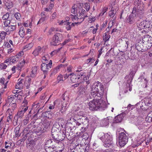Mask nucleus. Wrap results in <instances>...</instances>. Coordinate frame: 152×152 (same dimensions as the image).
Masks as SVG:
<instances>
[{
  "mask_svg": "<svg viewBox=\"0 0 152 152\" xmlns=\"http://www.w3.org/2000/svg\"><path fill=\"white\" fill-rule=\"evenodd\" d=\"M124 117L123 115L121 114L115 117L114 118V122L115 123H118L121 122L123 119Z\"/></svg>",
  "mask_w": 152,
  "mask_h": 152,
  "instance_id": "nucleus-21",
  "label": "nucleus"
},
{
  "mask_svg": "<svg viewBox=\"0 0 152 152\" xmlns=\"http://www.w3.org/2000/svg\"><path fill=\"white\" fill-rule=\"evenodd\" d=\"M52 124L51 121H48L47 120H45L43 122L42 124L43 126L45 129L48 128L50 124Z\"/></svg>",
  "mask_w": 152,
  "mask_h": 152,
  "instance_id": "nucleus-32",
  "label": "nucleus"
},
{
  "mask_svg": "<svg viewBox=\"0 0 152 152\" xmlns=\"http://www.w3.org/2000/svg\"><path fill=\"white\" fill-rule=\"evenodd\" d=\"M80 24V23L79 22L71 23L69 22L66 21L65 23H64V24L66 25V28L68 31L71 30L72 27L74 26L75 24Z\"/></svg>",
  "mask_w": 152,
  "mask_h": 152,
  "instance_id": "nucleus-16",
  "label": "nucleus"
},
{
  "mask_svg": "<svg viewBox=\"0 0 152 152\" xmlns=\"http://www.w3.org/2000/svg\"><path fill=\"white\" fill-rule=\"evenodd\" d=\"M7 34V33L6 31H2L0 33V37L3 39L5 38Z\"/></svg>",
  "mask_w": 152,
  "mask_h": 152,
  "instance_id": "nucleus-47",
  "label": "nucleus"
},
{
  "mask_svg": "<svg viewBox=\"0 0 152 152\" xmlns=\"http://www.w3.org/2000/svg\"><path fill=\"white\" fill-rule=\"evenodd\" d=\"M98 137L104 142L106 147H109L112 144V136L110 133L100 132L98 134Z\"/></svg>",
  "mask_w": 152,
  "mask_h": 152,
  "instance_id": "nucleus-4",
  "label": "nucleus"
},
{
  "mask_svg": "<svg viewBox=\"0 0 152 152\" xmlns=\"http://www.w3.org/2000/svg\"><path fill=\"white\" fill-rule=\"evenodd\" d=\"M83 3H78L77 4H74L72 6L71 10V12L73 14L77 13V16L78 15H82V17H88L86 15V11L83 9Z\"/></svg>",
  "mask_w": 152,
  "mask_h": 152,
  "instance_id": "nucleus-3",
  "label": "nucleus"
},
{
  "mask_svg": "<svg viewBox=\"0 0 152 152\" xmlns=\"http://www.w3.org/2000/svg\"><path fill=\"white\" fill-rule=\"evenodd\" d=\"M57 80L58 82H59L61 81H63V75L61 74L58 75L57 77Z\"/></svg>",
  "mask_w": 152,
  "mask_h": 152,
  "instance_id": "nucleus-57",
  "label": "nucleus"
},
{
  "mask_svg": "<svg viewBox=\"0 0 152 152\" xmlns=\"http://www.w3.org/2000/svg\"><path fill=\"white\" fill-rule=\"evenodd\" d=\"M59 66H57L53 69H51L50 72V77L56 74L59 70Z\"/></svg>",
  "mask_w": 152,
  "mask_h": 152,
  "instance_id": "nucleus-31",
  "label": "nucleus"
},
{
  "mask_svg": "<svg viewBox=\"0 0 152 152\" xmlns=\"http://www.w3.org/2000/svg\"><path fill=\"white\" fill-rule=\"evenodd\" d=\"M25 63V61H23L18 64L16 68L18 70H20L23 66Z\"/></svg>",
  "mask_w": 152,
  "mask_h": 152,
  "instance_id": "nucleus-38",
  "label": "nucleus"
},
{
  "mask_svg": "<svg viewBox=\"0 0 152 152\" xmlns=\"http://www.w3.org/2000/svg\"><path fill=\"white\" fill-rule=\"evenodd\" d=\"M77 75L78 77H80H80L82 76H86V73L85 72L83 73L82 72H81L80 73H78L77 75Z\"/></svg>",
  "mask_w": 152,
  "mask_h": 152,
  "instance_id": "nucleus-63",
  "label": "nucleus"
},
{
  "mask_svg": "<svg viewBox=\"0 0 152 152\" xmlns=\"http://www.w3.org/2000/svg\"><path fill=\"white\" fill-rule=\"evenodd\" d=\"M46 17H41V18L39 19V20L38 22L37 23V24H40L43 22L46 19Z\"/></svg>",
  "mask_w": 152,
  "mask_h": 152,
  "instance_id": "nucleus-58",
  "label": "nucleus"
},
{
  "mask_svg": "<svg viewBox=\"0 0 152 152\" xmlns=\"http://www.w3.org/2000/svg\"><path fill=\"white\" fill-rule=\"evenodd\" d=\"M128 141H126L125 140H119V142L120 146L122 147L124 146L127 143Z\"/></svg>",
  "mask_w": 152,
  "mask_h": 152,
  "instance_id": "nucleus-46",
  "label": "nucleus"
},
{
  "mask_svg": "<svg viewBox=\"0 0 152 152\" xmlns=\"http://www.w3.org/2000/svg\"><path fill=\"white\" fill-rule=\"evenodd\" d=\"M111 117H107L106 118L104 119L102 121V123H103V124L104 126H106L109 124V123L111 121Z\"/></svg>",
  "mask_w": 152,
  "mask_h": 152,
  "instance_id": "nucleus-28",
  "label": "nucleus"
},
{
  "mask_svg": "<svg viewBox=\"0 0 152 152\" xmlns=\"http://www.w3.org/2000/svg\"><path fill=\"white\" fill-rule=\"evenodd\" d=\"M135 15L132 14H130L129 15H128L126 18V22L130 24H133L135 22Z\"/></svg>",
  "mask_w": 152,
  "mask_h": 152,
  "instance_id": "nucleus-14",
  "label": "nucleus"
},
{
  "mask_svg": "<svg viewBox=\"0 0 152 152\" xmlns=\"http://www.w3.org/2000/svg\"><path fill=\"white\" fill-rule=\"evenodd\" d=\"M142 0H135L134 1V4L135 5H137V6H142L141 4V2Z\"/></svg>",
  "mask_w": 152,
  "mask_h": 152,
  "instance_id": "nucleus-59",
  "label": "nucleus"
},
{
  "mask_svg": "<svg viewBox=\"0 0 152 152\" xmlns=\"http://www.w3.org/2000/svg\"><path fill=\"white\" fill-rule=\"evenodd\" d=\"M11 106V108H9L8 109L7 112L8 113H12V112L15 110L16 107V104L15 103H12V104H10Z\"/></svg>",
  "mask_w": 152,
  "mask_h": 152,
  "instance_id": "nucleus-33",
  "label": "nucleus"
},
{
  "mask_svg": "<svg viewBox=\"0 0 152 152\" xmlns=\"http://www.w3.org/2000/svg\"><path fill=\"white\" fill-rule=\"evenodd\" d=\"M143 41L145 50L150 49L152 46V37L149 35L146 36L143 38Z\"/></svg>",
  "mask_w": 152,
  "mask_h": 152,
  "instance_id": "nucleus-5",
  "label": "nucleus"
},
{
  "mask_svg": "<svg viewBox=\"0 0 152 152\" xmlns=\"http://www.w3.org/2000/svg\"><path fill=\"white\" fill-rule=\"evenodd\" d=\"M14 16L17 20H20L21 19V14L18 13H16L14 15Z\"/></svg>",
  "mask_w": 152,
  "mask_h": 152,
  "instance_id": "nucleus-52",
  "label": "nucleus"
},
{
  "mask_svg": "<svg viewBox=\"0 0 152 152\" xmlns=\"http://www.w3.org/2000/svg\"><path fill=\"white\" fill-rule=\"evenodd\" d=\"M9 113V116L7 117V122H9L10 121H12V119L13 118V116L12 115V113Z\"/></svg>",
  "mask_w": 152,
  "mask_h": 152,
  "instance_id": "nucleus-48",
  "label": "nucleus"
},
{
  "mask_svg": "<svg viewBox=\"0 0 152 152\" xmlns=\"http://www.w3.org/2000/svg\"><path fill=\"white\" fill-rule=\"evenodd\" d=\"M144 7L142 5H138L137 6V7H134L133 8V9L131 14L135 15V17L136 15H141L144 12Z\"/></svg>",
  "mask_w": 152,
  "mask_h": 152,
  "instance_id": "nucleus-10",
  "label": "nucleus"
},
{
  "mask_svg": "<svg viewBox=\"0 0 152 152\" xmlns=\"http://www.w3.org/2000/svg\"><path fill=\"white\" fill-rule=\"evenodd\" d=\"M28 108V106H24L20 108V110L18 112L17 115L15 116L13 120V121H15L16 124H17L18 118H22L23 116L24 113L27 110Z\"/></svg>",
  "mask_w": 152,
  "mask_h": 152,
  "instance_id": "nucleus-6",
  "label": "nucleus"
},
{
  "mask_svg": "<svg viewBox=\"0 0 152 152\" xmlns=\"http://www.w3.org/2000/svg\"><path fill=\"white\" fill-rule=\"evenodd\" d=\"M42 117H46L49 119H51L53 116V114L52 112L50 111H47L42 114Z\"/></svg>",
  "mask_w": 152,
  "mask_h": 152,
  "instance_id": "nucleus-18",
  "label": "nucleus"
},
{
  "mask_svg": "<svg viewBox=\"0 0 152 152\" xmlns=\"http://www.w3.org/2000/svg\"><path fill=\"white\" fill-rule=\"evenodd\" d=\"M27 137V135H26V134L23 135V137L22 139H20V141L21 142L24 141L26 139Z\"/></svg>",
  "mask_w": 152,
  "mask_h": 152,
  "instance_id": "nucleus-64",
  "label": "nucleus"
},
{
  "mask_svg": "<svg viewBox=\"0 0 152 152\" xmlns=\"http://www.w3.org/2000/svg\"><path fill=\"white\" fill-rule=\"evenodd\" d=\"M16 25H8L6 26H4L3 29L6 32H10L15 30L16 29Z\"/></svg>",
  "mask_w": 152,
  "mask_h": 152,
  "instance_id": "nucleus-13",
  "label": "nucleus"
},
{
  "mask_svg": "<svg viewBox=\"0 0 152 152\" xmlns=\"http://www.w3.org/2000/svg\"><path fill=\"white\" fill-rule=\"evenodd\" d=\"M19 34L20 37H23L25 34V29L24 28L22 27L20 28L19 31Z\"/></svg>",
  "mask_w": 152,
  "mask_h": 152,
  "instance_id": "nucleus-36",
  "label": "nucleus"
},
{
  "mask_svg": "<svg viewBox=\"0 0 152 152\" xmlns=\"http://www.w3.org/2000/svg\"><path fill=\"white\" fill-rule=\"evenodd\" d=\"M143 44H144L143 40L142 41H139L138 42L136 43L135 48L139 51L143 52L145 50V46H143Z\"/></svg>",
  "mask_w": 152,
  "mask_h": 152,
  "instance_id": "nucleus-12",
  "label": "nucleus"
},
{
  "mask_svg": "<svg viewBox=\"0 0 152 152\" xmlns=\"http://www.w3.org/2000/svg\"><path fill=\"white\" fill-rule=\"evenodd\" d=\"M34 43L32 42H31L27 45H26L23 48V49L25 50V51L31 49L33 46Z\"/></svg>",
  "mask_w": 152,
  "mask_h": 152,
  "instance_id": "nucleus-39",
  "label": "nucleus"
},
{
  "mask_svg": "<svg viewBox=\"0 0 152 152\" xmlns=\"http://www.w3.org/2000/svg\"><path fill=\"white\" fill-rule=\"evenodd\" d=\"M84 8L86 9V11H88L90 9V4L89 3H85L84 5Z\"/></svg>",
  "mask_w": 152,
  "mask_h": 152,
  "instance_id": "nucleus-51",
  "label": "nucleus"
},
{
  "mask_svg": "<svg viewBox=\"0 0 152 152\" xmlns=\"http://www.w3.org/2000/svg\"><path fill=\"white\" fill-rule=\"evenodd\" d=\"M5 148L7 149L8 148H11L12 146V143L10 141H5L4 142Z\"/></svg>",
  "mask_w": 152,
  "mask_h": 152,
  "instance_id": "nucleus-42",
  "label": "nucleus"
},
{
  "mask_svg": "<svg viewBox=\"0 0 152 152\" xmlns=\"http://www.w3.org/2000/svg\"><path fill=\"white\" fill-rule=\"evenodd\" d=\"M30 118V116L29 115H27L23 120V123L24 125H26L28 123Z\"/></svg>",
  "mask_w": 152,
  "mask_h": 152,
  "instance_id": "nucleus-41",
  "label": "nucleus"
},
{
  "mask_svg": "<svg viewBox=\"0 0 152 152\" xmlns=\"http://www.w3.org/2000/svg\"><path fill=\"white\" fill-rule=\"evenodd\" d=\"M146 24V22L142 21L140 23L138 26V27L139 28H140V29L146 28L148 27V26Z\"/></svg>",
  "mask_w": 152,
  "mask_h": 152,
  "instance_id": "nucleus-34",
  "label": "nucleus"
},
{
  "mask_svg": "<svg viewBox=\"0 0 152 152\" xmlns=\"http://www.w3.org/2000/svg\"><path fill=\"white\" fill-rule=\"evenodd\" d=\"M62 39V34L59 33H56L53 37L52 40L51 42L52 45H56L57 44L61 42Z\"/></svg>",
  "mask_w": 152,
  "mask_h": 152,
  "instance_id": "nucleus-9",
  "label": "nucleus"
},
{
  "mask_svg": "<svg viewBox=\"0 0 152 152\" xmlns=\"http://www.w3.org/2000/svg\"><path fill=\"white\" fill-rule=\"evenodd\" d=\"M55 146L51 147H49L45 148V150L46 152H61L62 150H58L56 151L54 150Z\"/></svg>",
  "mask_w": 152,
  "mask_h": 152,
  "instance_id": "nucleus-30",
  "label": "nucleus"
},
{
  "mask_svg": "<svg viewBox=\"0 0 152 152\" xmlns=\"http://www.w3.org/2000/svg\"><path fill=\"white\" fill-rule=\"evenodd\" d=\"M37 67L36 66H34L32 68L30 76L31 77H35L37 74Z\"/></svg>",
  "mask_w": 152,
  "mask_h": 152,
  "instance_id": "nucleus-24",
  "label": "nucleus"
},
{
  "mask_svg": "<svg viewBox=\"0 0 152 152\" xmlns=\"http://www.w3.org/2000/svg\"><path fill=\"white\" fill-rule=\"evenodd\" d=\"M110 35L108 34H107L106 33L104 34V35L103 36V39L106 42L108 41L109 38H110Z\"/></svg>",
  "mask_w": 152,
  "mask_h": 152,
  "instance_id": "nucleus-50",
  "label": "nucleus"
},
{
  "mask_svg": "<svg viewBox=\"0 0 152 152\" xmlns=\"http://www.w3.org/2000/svg\"><path fill=\"white\" fill-rule=\"evenodd\" d=\"M60 102V100H56L54 102V105L52 104H50L49 106V108L50 109H53L54 108V105Z\"/></svg>",
  "mask_w": 152,
  "mask_h": 152,
  "instance_id": "nucleus-49",
  "label": "nucleus"
},
{
  "mask_svg": "<svg viewBox=\"0 0 152 152\" xmlns=\"http://www.w3.org/2000/svg\"><path fill=\"white\" fill-rule=\"evenodd\" d=\"M2 19L3 20L11 19V18L10 17V14L7 12L4 14L2 17Z\"/></svg>",
  "mask_w": 152,
  "mask_h": 152,
  "instance_id": "nucleus-44",
  "label": "nucleus"
},
{
  "mask_svg": "<svg viewBox=\"0 0 152 152\" xmlns=\"http://www.w3.org/2000/svg\"><path fill=\"white\" fill-rule=\"evenodd\" d=\"M100 92L98 94H97L98 97H100L102 96L104 93V86L101 83H100Z\"/></svg>",
  "mask_w": 152,
  "mask_h": 152,
  "instance_id": "nucleus-37",
  "label": "nucleus"
},
{
  "mask_svg": "<svg viewBox=\"0 0 152 152\" xmlns=\"http://www.w3.org/2000/svg\"><path fill=\"white\" fill-rule=\"evenodd\" d=\"M89 108L92 111H96L98 110H104L106 108V104L104 102L99 99H93L90 101L88 103Z\"/></svg>",
  "mask_w": 152,
  "mask_h": 152,
  "instance_id": "nucleus-1",
  "label": "nucleus"
},
{
  "mask_svg": "<svg viewBox=\"0 0 152 152\" xmlns=\"http://www.w3.org/2000/svg\"><path fill=\"white\" fill-rule=\"evenodd\" d=\"M11 59L10 58L7 59L4 61V63L5 64H7V66H8L11 63H12L11 61Z\"/></svg>",
  "mask_w": 152,
  "mask_h": 152,
  "instance_id": "nucleus-62",
  "label": "nucleus"
},
{
  "mask_svg": "<svg viewBox=\"0 0 152 152\" xmlns=\"http://www.w3.org/2000/svg\"><path fill=\"white\" fill-rule=\"evenodd\" d=\"M12 20V19H9L6 20H4L3 21V23L4 26H6L8 25H10L11 21Z\"/></svg>",
  "mask_w": 152,
  "mask_h": 152,
  "instance_id": "nucleus-43",
  "label": "nucleus"
},
{
  "mask_svg": "<svg viewBox=\"0 0 152 152\" xmlns=\"http://www.w3.org/2000/svg\"><path fill=\"white\" fill-rule=\"evenodd\" d=\"M20 128L19 127H16L15 129V136L16 137H19L20 135Z\"/></svg>",
  "mask_w": 152,
  "mask_h": 152,
  "instance_id": "nucleus-40",
  "label": "nucleus"
},
{
  "mask_svg": "<svg viewBox=\"0 0 152 152\" xmlns=\"http://www.w3.org/2000/svg\"><path fill=\"white\" fill-rule=\"evenodd\" d=\"M145 120L147 122H152V117L149 116L148 114L147 116L145 118Z\"/></svg>",
  "mask_w": 152,
  "mask_h": 152,
  "instance_id": "nucleus-54",
  "label": "nucleus"
},
{
  "mask_svg": "<svg viewBox=\"0 0 152 152\" xmlns=\"http://www.w3.org/2000/svg\"><path fill=\"white\" fill-rule=\"evenodd\" d=\"M42 52V48L39 46H38L34 50L32 53V54L36 56L38 55L39 54Z\"/></svg>",
  "mask_w": 152,
  "mask_h": 152,
  "instance_id": "nucleus-25",
  "label": "nucleus"
},
{
  "mask_svg": "<svg viewBox=\"0 0 152 152\" xmlns=\"http://www.w3.org/2000/svg\"><path fill=\"white\" fill-rule=\"evenodd\" d=\"M5 5L6 6L8 9H10L12 7V3L11 2H7L5 4Z\"/></svg>",
  "mask_w": 152,
  "mask_h": 152,
  "instance_id": "nucleus-53",
  "label": "nucleus"
},
{
  "mask_svg": "<svg viewBox=\"0 0 152 152\" xmlns=\"http://www.w3.org/2000/svg\"><path fill=\"white\" fill-rule=\"evenodd\" d=\"M35 145V142L33 141H31L27 143L26 147L28 148L33 150L34 149V146Z\"/></svg>",
  "mask_w": 152,
  "mask_h": 152,
  "instance_id": "nucleus-27",
  "label": "nucleus"
},
{
  "mask_svg": "<svg viewBox=\"0 0 152 152\" xmlns=\"http://www.w3.org/2000/svg\"><path fill=\"white\" fill-rule=\"evenodd\" d=\"M100 83L97 82L94 87H93L91 90V94L94 97L96 96L98 97V94L100 93L99 90L100 88Z\"/></svg>",
  "mask_w": 152,
  "mask_h": 152,
  "instance_id": "nucleus-7",
  "label": "nucleus"
},
{
  "mask_svg": "<svg viewBox=\"0 0 152 152\" xmlns=\"http://www.w3.org/2000/svg\"><path fill=\"white\" fill-rule=\"evenodd\" d=\"M53 140H52L49 139L47 141L45 142V148L49 147H54L53 145Z\"/></svg>",
  "mask_w": 152,
  "mask_h": 152,
  "instance_id": "nucleus-26",
  "label": "nucleus"
},
{
  "mask_svg": "<svg viewBox=\"0 0 152 152\" xmlns=\"http://www.w3.org/2000/svg\"><path fill=\"white\" fill-rule=\"evenodd\" d=\"M152 100L150 97H147L144 99L142 104L151 107L152 105Z\"/></svg>",
  "mask_w": 152,
  "mask_h": 152,
  "instance_id": "nucleus-17",
  "label": "nucleus"
},
{
  "mask_svg": "<svg viewBox=\"0 0 152 152\" xmlns=\"http://www.w3.org/2000/svg\"><path fill=\"white\" fill-rule=\"evenodd\" d=\"M51 135L52 137L54 139V142H58L60 141H61L62 140L60 139V137L58 136V133L57 131H54V128H53L51 131Z\"/></svg>",
  "mask_w": 152,
  "mask_h": 152,
  "instance_id": "nucleus-11",
  "label": "nucleus"
},
{
  "mask_svg": "<svg viewBox=\"0 0 152 152\" xmlns=\"http://www.w3.org/2000/svg\"><path fill=\"white\" fill-rule=\"evenodd\" d=\"M39 103H34L32 104V108H33L34 107V110H37V111H36V112H37V114H38L39 113V111L40 110L42 109V108H40L38 110H37V109L38 108H39Z\"/></svg>",
  "mask_w": 152,
  "mask_h": 152,
  "instance_id": "nucleus-35",
  "label": "nucleus"
},
{
  "mask_svg": "<svg viewBox=\"0 0 152 152\" xmlns=\"http://www.w3.org/2000/svg\"><path fill=\"white\" fill-rule=\"evenodd\" d=\"M16 96L14 95H11L8 97L7 101L8 102L10 103V104H12V103H15V99Z\"/></svg>",
  "mask_w": 152,
  "mask_h": 152,
  "instance_id": "nucleus-23",
  "label": "nucleus"
},
{
  "mask_svg": "<svg viewBox=\"0 0 152 152\" xmlns=\"http://www.w3.org/2000/svg\"><path fill=\"white\" fill-rule=\"evenodd\" d=\"M70 16L71 18L72 19L73 21L75 22L77 20L78 21L77 22H79L80 23L84 20L85 18L86 17H84L83 18H81L82 15H78L77 16L76 15H71Z\"/></svg>",
  "mask_w": 152,
  "mask_h": 152,
  "instance_id": "nucleus-15",
  "label": "nucleus"
},
{
  "mask_svg": "<svg viewBox=\"0 0 152 152\" xmlns=\"http://www.w3.org/2000/svg\"><path fill=\"white\" fill-rule=\"evenodd\" d=\"M17 57H15V56H14L11 58V61L12 63H14L15 62H17L18 61V58H17Z\"/></svg>",
  "mask_w": 152,
  "mask_h": 152,
  "instance_id": "nucleus-60",
  "label": "nucleus"
},
{
  "mask_svg": "<svg viewBox=\"0 0 152 152\" xmlns=\"http://www.w3.org/2000/svg\"><path fill=\"white\" fill-rule=\"evenodd\" d=\"M83 3H78L77 4H74L72 6L71 10V12L73 14L77 13V16L78 15H82V17H88L86 15V11L83 9Z\"/></svg>",
  "mask_w": 152,
  "mask_h": 152,
  "instance_id": "nucleus-2",
  "label": "nucleus"
},
{
  "mask_svg": "<svg viewBox=\"0 0 152 152\" xmlns=\"http://www.w3.org/2000/svg\"><path fill=\"white\" fill-rule=\"evenodd\" d=\"M24 82V80L23 79H21L16 84L15 86V88L17 89L22 88L23 87V82Z\"/></svg>",
  "mask_w": 152,
  "mask_h": 152,
  "instance_id": "nucleus-29",
  "label": "nucleus"
},
{
  "mask_svg": "<svg viewBox=\"0 0 152 152\" xmlns=\"http://www.w3.org/2000/svg\"><path fill=\"white\" fill-rule=\"evenodd\" d=\"M7 64L4 63H2L0 64V69H5L7 67Z\"/></svg>",
  "mask_w": 152,
  "mask_h": 152,
  "instance_id": "nucleus-55",
  "label": "nucleus"
},
{
  "mask_svg": "<svg viewBox=\"0 0 152 152\" xmlns=\"http://www.w3.org/2000/svg\"><path fill=\"white\" fill-rule=\"evenodd\" d=\"M70 75L71 76L70 77V80L72 82L75 83L77 82L78 79H80V77H78L74 73L70 74Z\"/></svg>",
  "mask_w": 152,
  "mask_h": 152,
  "instance_id": "nucleus-19",
  "label": "nucleus"
},
{
  "mask_svg": "<svg viewBox=\"0 0 152 152\" xmlns=\"http://www.w3.org/2000/svg\"><path fill=\"white\" fill-rule=\"evenodd\" d=\"M108 9V8L107 7H104L102 10V12L100 13V15H103L107 11Z\"/></svg>",
  "mask_w": 152,
  "mask_h": 152,
  "instance_id": "nucleus-56",
  "label": "nucleus"
},
{
  "mask_svg": "<svg viewBox=\"0 0 152 152\" xmlns=\"http://www.w3.org/2000/svg\"><path fill=\"white\" fill-rule=\"evenodd\" d=\"M82 137L85 140H87L88 137V134L87 133H85L82 136Z\"/></svg>",
  "mask_w": 152,
  "mask_h": 152,
  "instance_id": "nucleus-61",
  "label": "nucleus"
},
{
  "mask_svg": "<svg viewBox=\"0 0 152 152\" xmlns=\"http://www.w3.org/2000/svg\"><path fill=\"white\" fill-rule=\"evenodd\" d=\"M110 7L111 8V10L109 12V15L110 18H113V20L112 21V23L113 24L114 22V19L116 18V16H115V13L113 9L112 6H111V7Z\"/></svg>",
  "mask_w": 152,
  "mask_h": 152,
  "instance_id": "nucleus-20",
  "label": "nucleus"
},
{
  "mask_svg": "<svg viewBox=\"0 0 152 152\" xmlns=\"http://www.w3.org/2000/svg\"><path fill=\"white\" fill-rule=\"evenodd\" d=\"M76 120L73 118H70L67 121V124L71 125L74 124L75 123H76Z\"/></svg>",
  "mask_w": 152,
  "mask_h": 152,
  "instance_id": "nucleus-45",
  "label": "nucleus"
},
{
  "mask_svg": "<svg viewBox=\"0 0 152 152\" xmlns=\"http://www.w3.org/2000/svg\"><path fill=\"white\" fill-rule=\"evenodd\" d=\"M52 64V61L50 60L48 64H46L44 63L41 64V69L43 71L44 74H47L48 70L51 68Z\"/></svg>",
  "mask_w": 152,
  "mask_h": 152,
  "instance_id": "nucleus-8",
  "label": "nucleus"
},
{
  "mask_svg": "<svg viewBox=\"0 0 152 152\" xmlns=\"http://www.w3.org/2000/svg\"><path fill=\"white\" fill-rule=\"evenodd\" d=\"M128 138L127 136L124 133L122 132L120 134L119 140L128 141Z\"/></svg>",
  "mask_w": 152,
  "mask_h": 152,
  "instance_id": "nucleus-22",
  "label": "nucleus"
}]
</instances>
